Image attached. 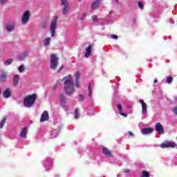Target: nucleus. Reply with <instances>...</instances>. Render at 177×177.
I'll list each match as a JSON object with an SVG mask.
<instances>
[{
    "mask_svg": "<svg viewBox=\"0 0 177 177\" xmlns=\"http://www.w3.org/2000/svg\"><path fill=\"white\" fill-rule=\"evenodd\" d=\"M8 0H0V5H5Z\"/></svg>",
    "mask_w": 177,
    "mask_h": 177,
    "instance_id": "obj_38",
    "label": "nucleus"
},
{
    "mask_svg": "<svg viewBox=\"0 0 177 177\" xmlns=\"http://www.w3.org/2000/svg\"><path fill=\"white\" fill-rule=\"evenodd\" d=\"M60 105L66 111L68 110V106H67V104L66 102V97H64V95H63V94L60 95Z\"/></svg>",
    "mask_w": 177,
    "mask_h": 177,
    "instance_id": "obj_11",
    "label": "nucleus"
},
{
    "mask_svg": "<svg viewBox=\"0 0 177 177\" xmlns=\"http://www.w3.org/2000/svg\"><path fill=\"white\" fill-rule=\"evenodd\" d=\"M80 77H81V74L80 72H77L75 74V86L76 88H81V83H80Z\"/></svg>",
    "mask_w": 177,
    "mask_h": 177,
    "instance_id": "obj_13",
    "label": "nucleus"
},
{
    "mask_svg": "<svg viewBox=\"0 0 177 177\" xmlns=\"http://www.w3.org/2000/svg\"><path fill=\"white\" fill-rule=\"evenodd\" d=\"M1 93H2V91H1V88H0V95H1Z\"/></svg>",
    "mask_w": 177,
    "mask_h": 177,
    "instance_id": "obj_49",
    "label": "nucleus"
},
{
    "mask_svg": "<svg viewBox=\"0 0 177 177\" xmlns=\"http://www.w3.org/2000/svg\"><path fill=\"white\" fill-rule=\"evenodd\" d=\"M151 132H153V129L151 128H145L142 130V135H150Z\"/></svg>",
    "mask_w": 177,
    "mask_h": 177,
    "instance_id": "obj_19",
    "label": "nucleus"
},
{
    "mask_svg": "<svg viewBox=\"0 0 177 177\" xmlns=\"http://www.w3.org/2000/svg\"><path fill=\"white\" fill-rule=\"evenodd\" d=\"M93 91V88H92V86L91 84L88 86V97H92V92Z\"/></svg>",
    "mask_w": 177,
    "mask_h": 177,
    "instance_id": "obj_23",
    "label": "nucleus"
},
{
    "mask_svg": "<svg viewBox=\"0 0 177 177\" xmlns=\"http://www.w3.org/2000/svg\"><path fill=\"white\" fill-rule=\"evenodd\" d=\"M13 62V59H9L4 62V66H10Z\"/></svg>",
    "mask_w": 177,
    "mask_h": 177,
    "instance_id": "obj_28",
    "label": "nucleus"
},
{
    "mask_svg": "<svg viewBox=\"0 0 177 177\" xmlns=\"http://www.w3.org/2000/svg\"><path fill=\"white\" fill-rule=\"evenodd\" d=\"M173 113H174V114H175L176 115H177V108H174V109H173Z\"/></svg>",
    "mask_w": 177,
    "mask_h": 177,
    "instance_id": "obj_42",
    "label": "nucleus"
},
{
    "mask_svg": "<svg viewBox=\"0 0 177 177\" xmlns=\"http://www.w3.org/2000/svg\"><path fill=\"white\" fill-rule=\"evenodd\" d=\"M129 135L130 136H133V133H132V131H129Z\"/></svg>",
    "mask_w": 177,
    "mask_h": 177,
    "instance_id": "obj_44",
    "label": "nucleus"
},
{
    "mask_svg": "<svg viewBox=\"0 0 177 177\" xmlns=\"http://www.w3.org/2000/svg\"><path fill=\"white\" fill-rule=\"evenodd\" d=\"M92 53V46H88L86 48V53L84 55V57L88 59V57H89V56H91V54Z\"/></svg>",
    "mask_w": 177,
    "mask_h": 177,
    "instance_id": "obj_17",
    "label": "nucleus"
},
{
    "mask_svg": "<svg viewBox=\"0 0 177 177\" xmlns=\"http://www.w3.org/2000/svg\"><path fill=\"white\" fill-rule=\"evenodd\" d=\"M18 70L19 71V73H24L25 70H26V67L24 66V65H21L19 68Z\"/></svg>",
    "mask_w": 177,
    "mask_h": 177,
    "instance_id": "obj_30",
    "label": "nucleus"
},
{
    "mask_svg": "<svg viewBox=\"0 0 177 177\" xmlns=\"http://www.w3.org/2000/svg\"><path fill=\"white\" fill-rule=\"evenodd\" d=\"M102 153L104 154V156H106V157H110V156H111V152L107 147L102 148Z\"/></svg>",
    "mask_w": 177,
    "mask_h": 177,
    "instance_id": "obj_22",
    "label": "nucleus"
},
{
    "mask_svg": "<svg viewBox=\"0 0 177 177\" xmlns=\"http://www.w3.org/2000/svg\"><path fill=\"white\" fill-rule=\"evenodd\" d=\"M166 80H167V84H171L172 81H174V77L168 76V77H167Z\"/></svg>",
    "mask_w": 177,
    "mask_h": 177,
    "instance_id": "obj_29",
    "label": "nucleus"
},
{
    "mask_svg": "<svg viewBox=\"0 0 177 177\" xmlns=\"http://www.w3.org/2000/svg\"><path fill=\"white\" fill-rule=\"evenodd\" d=\"M43 165L48 170L53 167V160L50 158H47L43 161Z\"/></svg>",
    "mask_w": 177,
    "mask_h": 177,
    "instance_id": "obj_7",
    "label": "nucleus"
},
{
    "mask_svg": "<svg viewBox=\"0 0 177 177\" xmlns=\"http://www.w3.org/2000/svg\"><path fill=\"white\" fill-rule=\"evenodd\" d=\"M20 81V77L19 75H14V79H13V86L16 88L17 85H19V82Z\"/></svg>",
    "mask_w": 177,
    "mask_h": 177,
    "instance_id": "obj_18",
    "label": "nucleus"
},
{
    "mask_svg": "<svg viewBox=\"0 0 177 177\" xmlns=\"http://www.w3.org/2000/svg\"><path fill=\"white\" fill-rule=\"evenodd\" d=\"M155 131L158 133H160V135H163L164 134V127H162V124L161 123L158 122L155 125Z\"/></svg>",
    "mask_w": 177,
    "mask_h": 177,
    "instance_id": "obj_10",
    "label": "nucleus"
},
{
    "mask_svg": "<svg viewBox=\"0 0 177 177\" xmlns=\"http://www.w3.org/2000/svg\"><path fill=\"white\" fill-rule=\"evenodd\" d=\"M6 121V118H4L0 122V129H2L3 128V125H5V122Z\"/></svg>",
    "mask_w": 177,
    "mask_h": 177,
    "instance_id": "obj_31",
    "label": "nucleus"
},
{
    "mask_svg": "<svg viewBox=\"0 0 177 177\" xmlns=\"http://www.w3.org/2000/svg\"><path fill=\"white\" fill-rule=\"evenodd\" d=\"M161 147L162 149H167L168 147L175 149V147H176V143L172 141H165L161 145Z\"/></svg>",
    "mask_w": 177,
    "mask_h": 177,
    "instance_id": "obj_9",
    "label": "nucleus"
},
{
    "mask_svg": "<svg viewBox=\"0 0 177 177\" xmlns=\"http://www.w3.org/2000/svg\"><path fill=\"white\" fill-rule=\"evenodd\" d=\"M92 20H93V21H97V16H96V15H93V17H92Z\"/></svg>",
    "mask_w": 177,
    "mask_h": 177,
    "instance_id": "obj_36",
    "label": "nucleus"
},
{
    "mask_svg": "<svg viewBox=\"0 0 177 177\" xmlns=\"http://www.w3.org/2000/svg\"><path fill=\"white\" fill-rule=\"evenodd\" d=\"M14 28H15V24L13 23L8 24L6 26V30H7L8 32H10V31H12Z\"/></svg>",
    "mask_w": 177,
    "mask_h": 177,
    "instance_id": "obj_20",
    "label": "nucleus"
},
{
    "mask_svg": "<svg viewBox=\"0 0 177 177\" xmlns=\"http://www.w3.org/2000/svg\"><path fill=\"white\" fill-rule=\"evenodd\" d=\"M35 100H37V95L32 94L26 97L24 100V105L27 109H30L34 106V103H35Z\"/></svg>",
    "mask_w": 177,
    "mask_h": 177,
    "instance_id": "obj_2",
    "label": "nucleus"
},
{
    "mask_svg": "<svg viewBox=\"0 0 177 177\" xmlns=\"http://www.w3.org/2000/svg\"><path fill=\"white\" fill-rule=\"evenodd\" d=\"M139 103L141 104V113L142 115H146L147 114V104L142 99L138 100Z\"/></svg>",
    "mask_w": 177,
    "mask_h": 177,
    "instance_id": "obj_8",
    "label": "nucleus"
},
{
    "mask_svg": "<svg viewBox=\"0 0 177 177\" xmlns=\"http://www.w3.org/2000/svg\"><path fill=\"white\" fill-rule=\"evenodd\" d=\"M141 177H150V174L149 173V171L144 170L142 171Z\"/></svg>",
    "mask_w": 177,
    "mask_h": 177,
    "instance_id": "obj_27",
    "label": "nucleus"
},
{
    "mask_svg": "<svg viewBox=\"0 0 177 177\" xmlns=\"http://www.w3.org/2000/svg\"><path fill=\"white\" fill-rule=\"evenodd\" d=\"M50 135H51V138H57L58 133L56 131H53L51 132Z\"/></svg>",
    "mask_w": 177,
    "mask_h": 177,
    "instance_id": "obj_32",
    "label": "nucleus"
},
{
    "mask_svg": "<svg viewBox=\"0 0 177 177\" xmlns=\"http://www.w3.org/2000/svg\"><path fill=\"white\" fill-rule=\"evenodd\" d=\"M124 174H129V170H124Z\"/></svg>",
    "mask_w": 177,
    "mask_h": 177,
    "instance_id": "obj_45",
    "label": "nucleus"
},
{
    "mask_svg": "<svg viewBox=\"0 0 177 177\" xmlns=\"http://www.w3.org/2000/svg\"><path fill=\"white\" fill-rule=\"evenodd\" d=\"M49 120V113L48 111H44L41 115L40 122H44V121H48Z\"/></svg>",
    "mask_w": 177,
    "mask_h": 177,
    "instance_id": "obj_12",
    "label": "nucleus"
},
{
    "mask_svg": "<svg viewBox=\"0 0 177 177\" xmlns=\"http://www.w3.org/2000/svg\"><path fill=\"white\" fill-rule=\"evenodd\" d=\"M57 15H55L50 24L49 31L51 38L56 37V28H57Z\"/></svg>",
    "mask_w": 177,
    "mask_h": 177,
    "instance_id": "obj_3",
    "label": "nucleus"
},
{
    "mask_svg": "<svg viewBox=\"0 0 177 177\" xmlns=\"http://www.w3.org/2000/svg\"><path fill=\"white\" fill-rule=\"evenodd\" d=\"M31 16V14L30 13V11L26 10L25 11L21 17V24H27L30 20V17Z\"/></svg>",
    "mask_w": 177,
    "mask_h": 177,
    "instance_id": "obj_6",
    "label": "nucleus"
},
{
    "mask_svg": "<svg viewBox=\"0 0 177 177\" xmlns=\"http://www.w3.org/2000/svg\"><path fill=\"white\" fill-rule=\"evenodd\" d=\"M28 54L27 53H23L22 54L19 55V56L18 57V59L19 60H24V59H26V57H27Z\"/></svg>",
    "mask_w": 177,
    "mask_h": 177,
    "instance_id": "obj_26",
    "label": "nucleus"
},
{
    "mask_svg": "<svg viewBox=\"0 0 177 177\" xmlns=\"http://www.w3.org/2000/svg\"><path fill=\"white\" fill-rule=\"evenodd\" d=\"M85 17H86V14H83L82 15V17L80 18V20H81L82 21V20H84V19H85Z\"/></svg>",
    "mask_w": 177,
    "mask_h": 177,
    "instance_id": "obj_39",
    "label": "nucleus"
},
{
    "mask_svg": "<svg viewBox=\"0 0 177 177\" xmlns=\"http://www.w3.org/2000/svg\"><path fill=\"white\" fill-rule=\"evenodd\" d=\"M12 95V90L10 88H7L3 93V97L4 99H9V97Z\"/></svg>",
    "mask_w": 177,
    "mask_h": 177,
    "instance_id": "obj_14",
    "label": "nucleus"
},
{
    "mask_svg": "<svg viewBox=\"0 0 177 177\" xmlns=\"http://www.w3.org/2000/svg\"><path fill=\"white\" fill-rule=\"evenodd\" d=\"M50 37H46L44 40V46H49V44H50Z\"/></svg>",
    "mask_w": 177,
    "mask_h": 177,
    "instance_id": "obj_25",
    "label": "nucleus"
},
{
    "mask_svg": "<svg viewBox=\"0 0 177 177\" xmlns=\"http://www.w3.org/2000/svg\"><path fill=\"white\" fill-rule=\"evenodd\" d=\"M74 118L75 120H78V118H80V109L78 108L75 109Z\"/></svg>",
    "mask_w": 177,
    "mask_h": 177,
    "instance_id": "obj_24",
    "label": "nucleus"
},
{
    "mask_svg": "<svg viewBox=\"0 0 177 177\" xmlns=\"http://www.w3.org/2000/svg\"><path fill=\"white\" fill-rule=\"evenodd\" d=\"M100 5V0H95L91 5V8L92 9H97Z\"/></svg>",
    "mask_w": 177,
    "mask_h": 177,
    "instance_id": "obj_21",
    "label": "nucleus"
},
{
    "mask_svg": "<svg viewBox=\"0 0 177 177\" xmlns=\"http://www.w3.org/2000/svg\"><path fill=\"white\" fill-rule=\"evenodd\" d=\"M20 138L26 139L27 138V127H24L19 134Z\"/></svg>",
    "mask_w": 177,
    "mask_h": 177,
    "instance_id": "obj_16",
    "label": "nucleus"
},
{
    "mask_svg": "<svg viewBox=\"0 0 177 177\" xmlns=\"http://www.w3.org/2000/svg\"><path fill=\"white\" fill-rule=\"evenodd\" d=\"M84 95H82V94H80L79 95V100H80V102H82L84 100Z\"/></svg>",
    "mask_w": 177,
    "mask_h": 177,
    "instance_id": "obj_35",
    "label": "nucleus"
},
{
    "mask_svg": "<svg viewBox=\"0 0 177 177\" xmlns=\"http://www.w3.org/2000/svg\"><path fill=\"white\" fill-rule=\"evenodd\" d=\"M59 82H60V80H58L57 81L56 84L55 85L54 89H55V88H56V86H57V85H58V84H59Z\"/></svg>",
    "mask_w": 177,
    "mask_h": 177,
    "instance_id": "obj_43",
    "label": "nucleus"
},
{
    "mask_svg": "<svg viewBox=\"0 0 177 177\" xmlns=\"http://www.w3.org/2000/svg\"><path fill=\"white\" fill-rule=\"evenodd\" d=\"M62 81L64 82L65 93L68 96H71V95L75 92L73 76L71 75L66 76L62 79Z\"/></svg>",
    "mask_w": 177,
    "mask_h": 177,
    "instance_id": "obj_1",
    "label": "nucleus"
},
{
    "mask_svg": "<svg viewBox=\"0 0 177 177\" xmlns=\"http://www.w3.org/2000/svg\"><path fill=\"white\" fill-rule=\"evenodd\" d=\"M59 66V58L56 54H52L50 57V68L51 70H56Z\"/></svg>",
    "mask_w": 177,
    "mask_h": 177,
    "instance_id": "obj_4",
    "label": "nucleus"
},
{
    "mask_svg": "<svg viewBox=\"0 0 177 177\" xmlns=\"http://www.w3.org/2000/svg\"><path fill=\"white\" fill-rule=\"evenodd\" d=\"M60 176L59 175H55V177H59Z\"/></svg>",
    "mask_w": 177,
    "mask_h": 177,
    "instance_id": "obj_48",
    "label": "nucleus"
},
{
    "mask_svg": "<svg viewBox=\"0 0 177 177\" xmlns=\"http://www.w3.org/2000/svg\"><path fill=\"white\" fill-rule=\"evenodd\" d=\"M120 115H122L123 117H128V115H127L125 113H122V112H120Z\"/></svg>",
    "mask_w": 177,
    "mask_h": 177,
    "instance_id": "obj_40",
    "label": "nucleus"
},
{
    "mask_svg": "<svg viewBox=\"0 0 177 177\" xmlns=\"http://www.w3.org/2000/svg\"><path fill=\"white\" fill-rule=\"evenodd\" d=\"M62 5L64 6L62 9V15L67 16L70 12V4L67 0H62Z\"/></svg>",
    "mask_w": 177,
    "mask_h": 177,
    "instance_id": "obj_5",
    "label": "nucleus"
},
{
    "mask_svg": "<svg viewBox=\"0 0 177 177\" xmlns=\"http://www.w3.org/2000/svg\"><path fill=\"white\" fill-rule=\"evenodd\" d=\"M153 82H154V84H157V82H158V81L157 80H155L153 81Z\"/></svg>",
    "mask_w": 177,
    "mask_h": 177,
    "instance_id": "obj_47",
    "label": "nucleus"
},
{
    "mask_svg": "<svg viewBox=\"0 0 177 177\" xmlns=\"http://www.w3.org/2000/svg\"><path fill=\"white\" fill-rule=\"evenodd\" d=\"M117 108L118 111H122V105H121V104H118Z\"/></svg>",
    "mask_w": 177,
    "mask_h": 177,
    "instance_id": "obj_33",
    "label": "nucleus"
},
{
    "mask_svg": "<svg viewBox=\"0 0 177 177\" xmlns=\"http://www.w3.org/2000/svg\"><path fill=\"white\" fill-rule=\"evenodd\" d=\"M111 38H112L113 39H118V36L117 35H112L111 36Z\"/></svg>",
    "mask_w": 177,
    "mask_h": 177,
    "instance_id": "obj_37",
    "label": "nucleus"
},
{
    "mask_svg": "<svg viewBox=\"0 0 177 177\" xmlns=\"http://www.w3.org/2000/svg\"><path fill=\"white\" fill-rule=\"evenodd\" d=\"M138 8H140L141 10H143V3H142V1H138Z\"/></svg>",
    "mask_w": 177,
    "mask_h": 177,
    "instance_id": "obj_34",
    "label": "nucleus"
},
{
    "mask_svg": "<svg viewBox=\"0 0 177 177\" xmlns=\"http://www.w3.org/2000/svg\"><path fill=\"white\" fill-rule=\"evenodd\" d=\"M115 3H117V5H118V3H120V1L118 0H114Z\"/></svg>",
    "mask_w": 177,
    "mask_h": 177,
    "instance_id": "obj_46",
    "label": "nucleus"
},
{
    "mask_svg": "<svg viewBox=\"0 0 177 177\" xmlns=\"http://www.w3.org/2000/svg\"><path fill=\"white\" fill-rule=\"evenodd\" d=\"M6 77H8V73L1 71L0 73V81L1 82H4V81H6Z\"/></svg>",
    "mask_w": 177,
    "mask_h": 177,
    "instance_id": "obj_15",
    "label": "nucleus"
},
{
    "mask_svg": "<svg viewBox=\"0 0 177 177\" xmlns=\"http://www.w3.org/2000/svg\"><path fill=\"white\" fill-rule=\"evenodd\" d=\"M64 66L62 65L61 67L59 68V69L58 70V73H60L62 71V70H63Z\"/></svg>",
    "mask_w": 177,
    "mask_h": 177,
    "instance_id": "obj_41",
    "label": "nucleus"
}]
</instances>
